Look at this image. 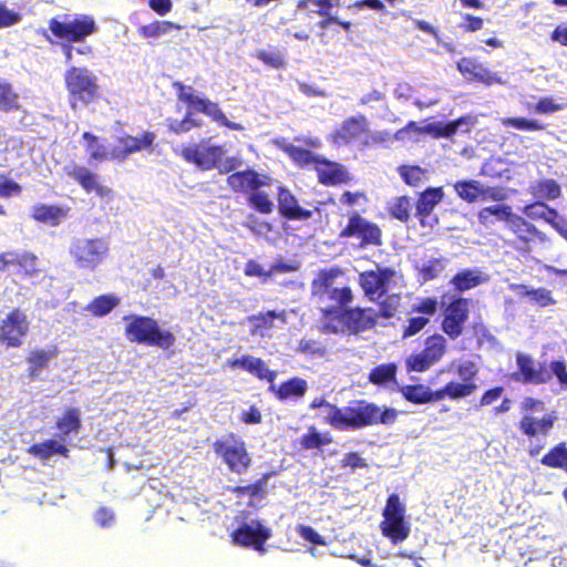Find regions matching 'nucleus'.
I'll return each instance as SVG.
<instances>
[{
	"label": "nucleus",
	"instance_id": "obj_58",
	"mask_svg": "<svg viewBox=\"0 0 567 567\" xmlns=\"http://www.w3.org/2000/svg\"><path fill=\"white\" fill-rule=\"evenodd\" d=\"M248 205L256 212L264 215H268L274 210V204L268 195L259 189L249 194Z\"/></svg>",
	"mask_w": 567,
	"mask_h": 567
},
{
	"label": "nucleus",
	"instance_id": "obj_46",
	"mask_svg": "<svg viewBox=\"0 0 567 567\" xmlns=\"http://www.w3.org/2000/svg\"><path fill=\"white\" fill-rule=\"evenodd\" d=\"M284 152L297 166L301 168L308 166H313L316 168L320 159V156L316 155L312 151L292 144L285 146Z\"/></svg>",
	"mask_w": 567,
	"mask_h": 567
},
{
	"label": "nucleus",
	"instance_id": "obj_19",
	"mask_svg": "<svg viewBox=\"0 0 567 567\" xmlns=\"http://www.w3.org/2000/svg\"><path fill=\"white\" fill-rule=\"evenodd\" d=\"M230 537L234 545L254 547L257 551L264 554L266 551L265 543L271 537V532L264 527L259 520H256L255 526L246 523L241 524L230 534Z\"/></svg>",
	"mask_w": 567,
	"mask_h": 567
},
{
	"label": "nucleus",
	"instance_id": "obj_34",
	"mask_svg": "<svg viewBox=\"0 0 567 567\" xmlns=\"http://www.w3.org/2000/svg\"><path fill=\"white\" fill-rule=\"evenodd\" d=\"M59 350L55 346L49 349L32 350L27 357L28 377L30 379H38L42 370L49 368L52 359L56 358Z\"/></svg>",
	"mask_w": 567,
	"mask_h": 567
},
{
	"label": "nucleus",
	"instance_id": "obj_49",
	"mask_svg": "<svg viewBox=\"0 0 567 567\" xmlns=\"http://www.w3.org/2000/svg\"><path fill=\"white\" fill-rule=\"evenodd\" d=\"M447 260L443 257L432 258L416 268L417 280L421 284L436 279L445 269Z\"/></svg>",
	"mask_w": 567,
	"mask_h": 567
},
{
	"label": "nucleus",
	"instance_id": "obj_61",
	"mask_svg": "<svg viewBox=\"0 0 567 567\" xmlns=\"http://www.w3.org/2000/svg\"><path fill=\"white\" fill-rule=\"evenodd\" d=\"M255 55L264 64L274 69H282L286 65L282 53L277 49L258 50Z\"/></svg>",
	"mask_w": 567,
	"mask_h": 567
},
{
	"label": "nucleus",
	"instance_id": "obj_50",
	"mask_svg": "<svg viewBox=\"0 0 567 567\" xmlns=\"http://www.w3.org/2000/svg\"><path fill=\"white\" fill-rule=\"evenodd\" d=\"M412 207L411 197L399 196L388 206V213L392 218L406 224L410 220Z\"/></svg>",
	"mask_w": 567,
	"mask_h": 567
},
{
	"label": "nucleus",
	"instance_id": "obj_32",
	"mask_svg": "<svg viewBox=\"0 0 567 567\" xmlns=\"http://www.w3.org/2000/svg\"><path fill=\"white\" fill-rule=\"evenodd\" d=\"M70 214V207L60 205L37 204L32 207L31 217L38 223L51 227L59 226Z\"/></svg>",
	"mask_w": 567,
	"mask_h": 567
},
{
	"label": "nucleus",
	"instance_id": "obj_47",
	"mask_svg": "<svg viewBox=\"0 0 567 567\" xmlns=\"http://www.w3.org/2000/svg\"><path fill=\"white\" fill-rule=\"evenodd\" d=\"M549 468H560L567 473V444L560 442L553 446L540 460Z\"/></svg>",
	"mask_w": 567,
	"mask_h": 567
},
{
	"label": "nucleus",
	"instance_id": "obj_14",
	"mask_svg": "<svg viewBox=\"0 0 567 567\" xmlns=\"http://www.w3.org/2000/svg\"><path fill=\"white\" fill-rule=\"evenodd\" d=\"M49 29L58 39H63L71 43L84 41L96 31L97 27L91 16L84 14L65 22L52 18L49 21Z\"/></svg>",
	"mask_w": 567,
	"mask_h": 567
},
{
	"label": "nucleus",
	"instance_id": "obj_41",
	"mask_svg": "<svg viewBox=\"0 0 567 567\" xmlns=\"http://www.w3.org/2000/svg\"><path fill=\"white\" fill-rule=\"evenodd\" d=\"M403 398L413 404H426L437 402L435 390H431L424 384H408L400 388Z\"/></svg>",
	"mask_w": 567,
	"mask_h": 567
},
{
	"label": "nucleus",
	"instance_id": "obj_18",
	"mask_svg": "<svg viewBox=\"0 0 567 567\" xmlns=\"http://www.w3.org/2000/svg\"><path fill=\"white\" fill-rule=\"evenodd\" d=\"M154 140L153 132H143L140 137L125 133L115 140V144L110 150V159L123 162L134 153L152 148Z\"/></svg>",
	"mask_w": 567,
	"mask_h": 567
},
{
	"label": "nucleus",
	"instance_id": "obj_55",
	"mask_svg": "<svg viewBox=\"0 0 567 567\" xmlns=\"http://www.w3.org/2000/svg\"><path fill=\"white\" fill-rule=\"evenodd\" d=\"M395 363H384L374 367L369 373V381L373 384H382L395 380L396 375Z\"/></svg>",
	"mask_w": 567,
	"mask_h": 567
},
{
	"label": "nucleus",
	"instance_id": "obj_54",
	"mask_svg": "<svg viewBox=\"0 0 567 567\" xmlns=\"http://www.w3.org/2000/svg\"><path fill=\"white\" fill-rule=\"evenodd\" d=\"M173 29L179 30L181 25L172 21H153L148 24L141 25L137 32L142 38L151 39L166 34Z\"/></svg>",
	"mask_w": 567,
	"mask_h": 567
},
{
	"label": "nucleus",
	"instance_id": "obj_48",
	"mask_svg": "<svg viewBox=\"0 0 567 567\" xmlns=\"http://www.w3.org/2000/svg\"><path fill=\"white\" fill-rule=\"evenodd\" d=\"M269 476L270 474L266 473L252 484L230 486L228 491L235 494L236 497H244L245 495L250 497H264L267 494V481Z\"/></svg>",
	"mask_w": 567,
	"mask_h": 567
},
{
	"label": "nucleus",
	"instance_id": "obj_24",
	"mask_svg": "<svg viewBox=\"0 0 567 567\" xmlns=\"http://www.w3.org/2000/svg\"><path fill=\"white\" fill-rule=\"evenodd\" d=\"M444 197L443 187H427L420 193L415 203V217L422 227H432L431 216Z\"/></svg>",
	"mask_w": 567,
	"mask_h": 567
},
{
	"label": "nucleus",
	"instance_id": "obj_13",
	"mask_svg": "<svg viewBox=\"0 0 567 567\" xmlns=\"http://www.w3.org/2000/svg\"><path fill=\"white\" fill-rule=\"evenodd\" d=\"M340 237L359 239L360 248L380 247L383 244L379 225L363 218L357 212L349 217L348 224L340 231Z\"/></svg>",
	"mask_w": 567,
	"mask_h": 567
},
{
	"label": "nucleus",
	"instance_id": "obj_33",
	"mask_svg": "<svg viewBox=\"0 0 567 567\" xmlns=\"http://www.w3.org/2000/svg\"><path fill=\"white\" fill-rule=\"evenodd\" d=\"M380 529L393 545L402 543L410 535V525L405 522V517H383L380 523Z\"/></svg>",
	"mask_w": 567,
	"mask_h": 567
},
{
	"label": "nucleus",
	"instance_id": "obj_35",
	"mask_svg": "<svg viewBox=\"0 0 567 567\" xmlns=\"http://www.w3.org/2000/svg\"><path fill=\"white\" fill-rule=\"evenodd\" d=\"M456 69L467 81L491 83V72L476 58L460 59Z\"/></svg>",
	"mask_w": 567,
	"mask_h": 567
},
{
	"label": "nucleus",
	"instance_id": "obj_8",
	"mask_svg": "<svg viewBox=\"0 0 567 567\" xmlns=\"http://www.w3.org/2000/svg\"><path fill=\"white\" fill-rule=\"evenodd\" d=\"M212 447L231 473L241 475L250 468L251 457L246 442L235 433L230 432L223 439L216 440Z\"/></svg>",
	"mask_w": 567,
	"mask_h": 567
},
{
	"label": "nucleus",
	"instance_id": "obj_28",
	"mask_svg": "<svg viewBox=\"0 0 567 567\" xmlns=\"http://www.w3.org/2000/svg\"><path fill=\"white\" fill-rule=\"evenodd\" d=\"M318 182L324 186H334L350 182L347 169L339 163L320 157L317 167Z\"/></svg>",
	"mask_w": 567,
	"mask_h": 567
},
{
	"label": "nucleus",
	"instance_id": "obj_59",
	"mask_svg": "<svg viewBox=\"0 0 567 567\" xmlns=\"http://www.w3.org/2000/svg\"><path fill=\"white\" fill-rule=\"evenodd\" d=\"M19 107V96L12 90L11 85L7 83H0V110L10 112L18 110Z\"/></svg>",
	"mask_w": 567,
	"mask_h": 567
},
{
	"label": "nucleus",
	"instance_id": "obj_45",
	"mask_svg": "<svg viewBox=\"0 0 567 567\" xmlns=\"http://www.w3.org/2000/svg\"><path fill=\"white\" fill-rule=\"evenodd\" d=\"M342 275V270L338 267L323 269L312 281V291L315 295L322 297L327 295L333 287L336 278Z\"/></svg>",
	"mask_w": 567,
	"mask_h": 567
},
{
	"label": "nucleus",
	"instance_id": "obj_62",
	"mask_svg": "<svg viewBox=\"0 0 567 567\" xmlns=\"http://www.w3.org/2000/svg\"><path fill=\"white\" fill-rule=\"evenodd\" d=\"M277 317L278 313L275 310H268L250 316L248 321L254 324L252 331L256 332L264 329H271Z\"/></svg>",
	"mask_w": 567,
	"mask_h": 567
},
{
	"label": "nucleus",
	"instance_id": "obj_31",
	"mask_svg": "<svg viewBox=\"0 0 567 567\" xmlns=\"http://www.w3.org/2000/svg\"><path fill=\"white\" fill-rule=\"evenodd\" d=\"M268 390L278 401L286 402L303 398L308 391V383L300 377H293L281 382L279 385L272 383Z\"/></svg>",
	"mask_w": 567,
	"mask_h": 567
},
{
	"label": "nucleus",
	"instance_id": "obj_64",
	"mask_svg": "<svg viewBox=\"0 0 567 567\" xmlns=\"http://www.w3.org/2000/svg\"><path fill=\"white\" fill-rule=\"evenodd\" d=\"M328 298L331 301H334L340 308L346 307L347 305L351 303L353 300L352 290L350 287H341V288H332L328 293Z\"/></svg>",
	"mask_w": 567,
	"mask_h": 567
},
{
	"label": "nucleus",
	"instance_id": "obj_23",
	"mask_svg": "<svg viewBox=\"0 0 567 567\" xmlns=\"http://www.w3.org/2000/svg\"><path fill=\"white\" fill-rule=\"evenodd\" d=\"M66 174L87 194L94 193L100 198L111 197L113 194L110 187L100 183V176L85 166L74 165L66 169Z\"/></svg>",
	"mask_w": 567,
	"mask_h": 567
},
{
	"label": "nucleus",
	"instance_id": "obj_52",
	"mask_svg": "<svg viewBox=\"0 0 567 567\" xmlns=\"http://www.w3.org/2000/svg\"><path fill=\"white\" fill-rule=\"evenodd\" d=\"M454 189L457 196L468 204L481 200V183L478 181H458L454 184Z\"/></svg>",
	"mask_w": 567,
	"mask_h": 567
},
{
	"label": "nucleus",
	"instance_id": "obj_15",
	"mask_svg": "<svg viewBox=\"0 0 567 567\" xmlns=\"http://www.w3.org/2000/svg\"><path fill=\"white\" fill-rule=\"evenodd\" d=\"M395 277V270L391 267H377L374 270H365L359 274L358 282L364 296L372 302L383 298L389 290V285Z\"/></svg>",
	"mask_w": 567,
	"mask_h": 567
},
{
	"label": "nucleus",
	"instance_id": "obj_20",
	"mask_svg": "<svg viewBox=\"0 0 567 567\" xmlns=\"http://www.w3.org/2000/svg\"><path fill=\"white\" fill-rule=\"evenodd\" d=\"M523 212L532 220L543 219L546 221L567 241V220L559 216L557 209L544 200H537L526 205Z\"/></svg>",
	"mask_w": 567,
	"mask_h": 567
},
{
	"label": "nucleus",
	"instance_id": "obj_11",
	"mask_svg": "<svg viewBox=\"0 0 567 567\" xmlns=\"http://www.w3.org/2000/svg\"><path fill=\"white\" fill-rule=\"evenodd\" d=\"M513 235L509 246L522 255H529L537 244L548 241L547 235L520 215H515L507 226Z\"/></svg>",
	"mask_w": 567,
	"mask_h": 567
},
{
	"label": "nucleus",
	"instance_id": "obj_56",
	"mask_svg": "<svg viewBox=\"0 0 567 567\" xmlns=\"http://www.w3.org/2000/svg\"><path fill=\"white\" fill-rule=\"evenodd\" d=\"M502 124L505 127H513L519 131H544L546 125L538 122L537 120H530L525 117H504L502 118Z\"/></svg>",
	"mask_w": 567,
	"mask_h": 567
},
{
	"label": "nucleus",
	"instance_id": "obj_5",
	"mask_svg": "<svg viewBox=\"0 0 567 567\" xmlns=\"http://www.w3.org/2000/svg\"><path fill=\"white\" fill-rule=\"evenodd\" d=\"M123 319L126 322L124 334L132 343L168 350L176 342L175 334L169 330L162 329L157 320L152 317L128 315Z\"/></svg>",
	"mask_w": 567,
	"mask_h": 567
},
{
	"label": "nucleus",
	"instance_id": "obj_36",
	"mask_svg": "<svg viewBox=\"0 0 567 567\" xmlns=\"http://www.w3.org/2000/svg\"><path fill=\"white\" fill-rule=\"evenodd\" d=\"M476 390L477 384L475 382L450 381L444 386L436 389L435 395L437 402L446 398L452 401H457L471 396Z\"/></svg>",
	"mask_w": 567,
	"mask_h": 567
},
{
	"label": "nucleus",
	"instance_id": "obj_43",
	"mask_svg": "<svg viewBox=\"0 0 567 567\" xmlns=\"http://www.w3.org/2000/svg\"><path fill=\"white\" fill-rule=\"evenodd\" d=\"M332 442L333 437L329 432L320 433L313 425L309 426L308 431L299 439L300 447L305 451L321 450Z\"/></svg>",
	"mask_w": 567,
	"mask_h": 567
},
{
	"label": "nucleus",
	"instance_id": "obj_6",
	"mask_svg": "<svg viewBox=\"0 0 567 567\" xmlns=\"http://www.w3.org/2000/svg\"><path fill=\"white\" fill-rule=\"evenodd\" d=\"M226 151L223 145H208L207 141L203 140L198 144H189L181 150V156L189 164L203 171L217 168L220 174H229L237 169L241 162L237 157L224 156Z\"/></svg>",
	"mask_w": 567,
	"mask_h": 567
},
{
	"label": "nucleus",
	"instance_id": "obj_30",
	"mask_svg": "<svg viewBox=\"0 0 567 567\" xmlns=\"http://www.w3.org/2000/svg\"><path fill=\"white\" fill-rule=\"evenodd\" d=\"M556 416L553 413L545 414L537 419L529 414H524L518 422V430L527 437L547 436L554 427Z\"/></svg>",
	"mask_w": 567,
	"mask_h": 567
},
{
	"label": "nucleus",
	"instance_id": "obj_1",
	"mask_svg": "<svg viewBox=\"0 0 567 567\" xmlns=\"http://www.w3.org/2000/svg\"><path fill=\"white\" fill-rule=\"evenodd\" d=\"M328 414L324 422L339 431L360 430L378 424H393L398 417L396 410L379 408L365 400H353L349 405L339 408L327 404Z\"/></svg>",
	"mask_w": 567,
	"mask_h": 567
},
{
	"label": "nucleus",
	"instance_id": "obj_12",
	"mask_svg": "<svg viewBox=\"0 0 567 567\" xmlns=\"http://www.w3.org/2000/svg\"><path fill=\"white\" fill-rule=\"evenodd\" d=\"M470 318V300L463 297H452L442 310L441 330L451 340L460 338Z\"/></svg>",
	"mask_w": 567,
	"mask_h": 567
},
{
	"label": "nucleus",
	"instance_id": "obj_2",
	"mask_svg": "<svg viewBox=\"0 0 567 567\" xmlns=\"http://www.w3.org/2000/svg\"><path fill=\"white\" fill-rule=\"evenodd\" d=\"M176 97L179 102L187 106V111L181 121H172L168 123V130L174 134H183L193 128H198L203 125L202 121L194 117V113H203L210 117L220 126H225L233 131H243L244 127L239 123L229 121L218 103L210 101L207 97H199L195 94V89L192 85H186L181 81L172 83Z\"/></svg>",
	"mask_w": 567,
	"mask_h": 567
},
{
	"label": "nucleus",
	"instance_id": "obj_3",
	"mask_svg": "<svg viewBox=\"0 0 567 567\" xmlns=\"http://www.w3.org/2000/svg\"><path fill=\"white\" fill-rule=\"evenodd\" d=\"M321 327L323 333L359 334L377 326L378 316L372 308L328 307L321 309Z\"/></svg>",
	"mask_w": 567,
	"mask_h": 567
},
{
	"label": "nucleus",
	"instance_id": "obj_37",
	"mask_svg": "<svg viewBox=\"0 0 567 567\" xmlns=\"http://www.w3.org/2000/svg\"><path fill=\"white\" fill-rule=\"evenodd\" d=\"M27 452L40 460H48L52 455L68 457L70 453L65 444L52 439L30 445Z\"/></svg>",
	"mask_w": 567,
	"mask_h": 567
},
{
	"label": "nucleus",
	"instance_id": "obj_44",
	"mask_svg": "<svg viewBox=\"0 0 567 567\" xmlns=\"http://www.w3.org/2000/svg\"><path fill=\"white\" fill-rule=\"evenodd\" d=\"M120 305V298L114 295H101L86 305L85 310L93 317L101 318L113 311Z\"/></svg>",
	"mask_w": 567,
	"mask_h": 567
},
{
	"label": "nucleus",
	"instance_id": "obj_60",
	"mask_svg": "<svg viewBox=\"0 0 567 567\" xmlns=\"http://www.w3.org/2000/svg\"><path fill=\"white\" fill-rule=\"evenodd\" d=\"M384 297L385 298L379 302V312H377V316L378 318L380 317L389 320L396 315L401 298L398 293L389 296L385 295Z\"/></svg>",
	"mask_w": 567,
	"mask_h": 567
},
{
	"label": "nucleus",
	"instance_id": "obj_42",
	"mask_svg": "<svg viewBox=\"0 0 567 567\" xmlns=\"http://www.w3.org/2000/svg\"><path fill=\"white\" fill-rule=\"evenodd\" d=\"M514 290L520 296L528 298L533 303L540 308H546L549 306H554L556 303L555 298L550 290L539 287V288H529L526 285H516Z\"/></svg>",
	"mask_w": 567,
	"mask_h": 567
},
{
	"label": "nucleus",
	"instance_id": "obj_10",
	"mask_svg": "<svg viewBox=\"0 0 567 567\" xmlns=\"http://www.w3.org/2000/svg\"><path fill=\"white\" fill-rule=\"evenodd\" d=\"M447 352L446 338L435 332L424 339L423 348L414 351L405 359V368L408 372L422 373L430 370L439 363Z\"/></svg>",
	"mask_w": 567,
	"mask_h": 567
},
{
	"label": "nucleus",
	"instance_id": "obj_22",
	"mask_svg": "<svg viewBox=\"0 0 567 567\" xmlns=\"http://www.w3.org/2000/svg\"><path fill=\"white\" fill-rule=\"evenodd\" d=\"M37 264L38 257L30 251L9 250L0 254V272H6L10 267H18L19 274L32 277L39 272Z\"/></svg>",
	"mask_w": 567,
	"mask_h": 567
},
{
	"label": "nucleus",
	"instance_id": "obj_25",
	"mask_svg": "<svg viewBox=\"0 0 567 567\" xmlns=\"http://www.w3.org/2000/svg\"><path fill=\"white\" fill-rule=\"evenodd\" d=\"M227 185L235 193H252L269 184L267 176H261L252 168L234 172L227 176Z\"/></svg>",
	"mask_w": 567,
	"mask_h": 567
},
{
	"label": "nucleus",
	"instance_id": "obj_26",
	"mask_svg": "<svg viewBox=\"0 0 567 567\" xmlns=\"http://www.w3.org/2000/svg\"><path fill=\"white\" fill-rule=\"evenodd\" d=\"M474 123L475 117H473L472 115H463L447 123L437 122L426 124L421 130L422 134H427L433 138H450L458 130L468 133Z\"/></svg>",
	"mask_w": 567,
	"mask_h": 567
},
{
	"label": "nucleus",
	"instance_id": "obj_51",
	"mask_svg": "<svg viewBox=\"0 0 567 567\" xmlns=\"http://www.w3.org/2000/svg\"><path fill=\"white\" fill-rule=\"evenodd\" d=\"M532 193L544 200H555L561 196V187L555 179L546 178L538 181Z\"/></svg>",
	"mask_w": 567,
	"mask_h": 567
},
{
	"label": "nucleus",
	"instance_id": "obj_38",
	"mask_svg": "<svg viewBox=\"0 0 567 567\" xmlns=\"http://www.w3.org/2000/svg\"><path fill=\"white\" fill-rule=\"evenodd\" d=\"M516 214L513 213L512 207L506 204L492 205L482 208L477 213V219L481 225L487 226L494 223L493 217L496 220L506 223V227Z\"/></svg>",
	"mask_w": 567,
	"mask_h": 567
},
{
	"label": "nucleus",
	"instance_id": "obj_29",
	"mask_svg": "<svg viewBox=\"0 0 567 567\" xmlns=\"http://www.w3.org/2000/svg\"><path fill=\"white\" fill-rule=\"evenodd\" d=\"M228 365L233 369L240 368L259 380L268 381L270 385L275 382L277 377V372L270 370L261 358H256L250 354H244L241 358L233 359L228 362Z\"/></svg>",
	"mask_w": 567,
	"mask_h": 567
},
{
	"label": "nucleus",
	"instance_id": "obj_16",
	"mask_svg": "<svg viewBox=\"0 0 567 567\" xmlns=\"http://www.w3.org/2000/svg\"><path fill=\"white\" fill-rule=\"evenodd\" d=\"M439 310V300L436 297L420 298L412 305L411 312L416 313L408 319L406 324L402 327V339H409L423 331L431 322V318Z\"/></svg>",
	"mask_w": 567,
	"mask_h": 567
},
{
	"label": "nucleus",
	"instance_id": "obj_57",
	"mask_svg": "<svg viewBox=\"0 0 567 567\" xmlns=\"http://www.w3.org/2000/svg\"><path fill=\"white\" fill-rule=\"evenodd\" d=\"M399 173L403 182L411 187L420 186L426 177V171L416 165H403L399 168Z\"/></svg>",
	"mask_w": 567,
	"mask_h": 567
},
{
	"label": "nucleus",
	"instance_id": "obj_4",
	"mask_svg": "<svg viewBox=\"0 0 567 567\" xmlns=\"http://www.w3.org/2000/svg\"><path fill=\"white\" fill-rule=\"evenodd\" d=\"M517 370L511 374L512 380L523 384H547L553 375L558 380L561 390H567V365L564 360H554L549 364L537 362L530 354L517 352L515 355Z\"/></svg>",
	"mask_w": 567,
	"mask_h": 567
},
{
	"label": "nucleus",
	"instance_id": "obj_27",
	"mask_svg": "<svg viewBox=\"0 0 567 567\" xmlns=\"http://www.w3.org/2000/svg\"><path fill=\"white\" fill-rule=\"evenodd\" d=\"M277 202L279 214L288 220H307L312 217V210L299 206L297 197L284 186L278 187Z\"/></svg>",
	"mask_w": 567,
	"mask_h": 567
},
{
	"label": "nucleus",
	"instance_id": "obj_53",
	"mask_svg": "<svg viewBox=\"0 0 567 567\" xmlns=\"http://www.w3.org/2000/svg\"><path fill=\"white\" fill-rule=\"evenodd\" d=\"M82 138L85 141V150L89 154V161L103 162L110 159V152L100 143V138L90 133L84 132Z\"/></svg>",
	"mask_w": 567,
	"mask_h": 567
},
{
	"label": "nucleus",
	"instance_id": "obj_40",
	"mask_svg": "<svg viewBox=\"0 0 567 567\" xmlns=\"http://www.w3.org/2000/svg\"><path fill=\"white\" fill-rule=\"evenodd\" d=\"M55 427L60 432V437L70 434H76L82 427L81 412L78 408H69L64 410L62 415L56 420Z\"/></svg>",
	"mask_w": 567,
	"mask_h": 567
},
{
	"label": "nucleus",
	"instance_id": "obj_63",
	"mask_svg": "<svg viewBox=\"0 0 567 567\" xmlns=\"http://www.w3.org/2000/svg\"><path fill=\"white\" fill-rule=\"evenodd\" d=\"M383 517H405V506L401 502L398 494L392 493L388 496L385 506L382 513Z\"/></svg>",
	"mask_w": 567,
	"mask_h": 567
},
{
	"label": "nucleus",
	"instance_id": "obj_39",
	"mask_svg": "<svg viewBox=\"0 0 567 567\" xmlns=\"http://www.w3.org/2000/svg\"><path fill=\"white\" fill-rule=\"evenodd\" d=\"M486 278L478 269H463L456 272L450 284L457 292H464L483 284Z\"/></svg>",
	"mask_w": 567,
	"mask_h": 567
},
{
	"label": "nucleus",
	"instance_id": "obj_21",
	"mask_svg": "<svg viewBox=\"0 0 567 567\" xmlns=\"http://www.w3.org/2000/svg\"><path fill=\"white\" fill-rule=\"evenodd\" d=\"M368 132L369 123L365 115L358 114L347 117L331 134V141L338 145H348Z\"/></svg>",
	"mask_w": 567,
	"mask_h": 567
},
{
	"label": "nucleus",
	"instance_id": "obj_9",
	"mask_svg": "<svg viewBox=\"0 0 567 567\" xmlns=\"http://www.w3.org/2000/svg\"><path fill=\"white\" fill-rule=\"evenodd\" d=\"M110 252L109 241L103 237L75 238L70 255L79 269L94 271Z\"/></svg>",
	"mask_w": 567,
	"mask_h": 567
},
{
	"label": "nucleus",
	"instance_id": "obj_7",
	"mask_svg": "<svg viewBox=\"0 0 567 567\" xmlns=\"http://www.w3.org/2000/svg\"><path fill=\"white\" fill-rule=\"evenodd\" d=\"M64 84L72 110L86 106L99 99L96 78L86 68H69L64 73Z\"/></svg>",
	"mask_w": 567,
	"mask_h": 567
},
{
	"label": "nucleus",
	"instance_id": "obj_17",
	"mask_svg": "<svg viewBox=\"0 0 567 567\" xmlns=\"http://www.w3.org/2000/svg\"><path fill=\"white\" fill-rule=\"evenodd\" d=\"M29 326L25 312L14 308L0 323V340L7 348H19L29 331Z\"/></svg>",
	"mask_w": 567,
	"mask_h": 567
}]
</instances>
